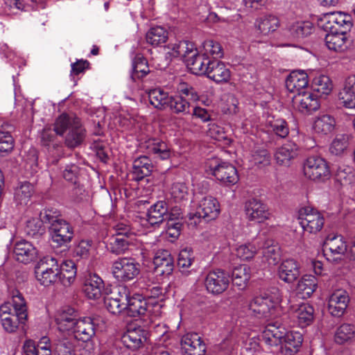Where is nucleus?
<instances>
[{
	"instance_id": "55",
	"label": "nucleus",
	"mask_w": 355,
	"mask_h": 355,
	"mask_svg": "<svg viewBox=\"0 0 355 355\" xmlns=\"http://www.w3.org/2000/svg\"><path fill=\"white\" fill-rule=\"evenodd\" d=\"M180 219V218L170 217L166 220V234L173 239H178L180 235L182 223L179 220Z\"/></svg>"
},
{
	"instance_id": "50",
	"label": "nucleus",
	"mask_w": 355,
	"mask_h": 355,
	"mask_svg": "<svg viewBox=\"0 0 355 355\" xmlns=\"http://www.w3.org/2000/svg\"><path fill=\"white\" fill-rule=\"evenodd\" d=\"M250 268L246 265H240L234 268L231 279L237 286H245L250 278Z\"/></svg>"
},
{
	"instance_id": "34",
	"label": "nucleus",
	"mask_w": 355,
	"mask_h": 355,
	"mask_svg": "<svg viewBox=\"0 0 355 355\" xmlns=\"http://www.w3.org/2000/svg\"><path fill=\"white\" fill-rule=\"evenodd\" d=\"M324 250H329L334 255H343L347 251V244L340 235L327 236L324 245Z\"/></svg>"
},
{
	"instance_id": "36",
	"label": "nucleus",
	"mask_w": 355,
	"mask_h": 355,
	"mask_svg": "<svg viewBox=\"0 0 355 355\" xmlns=\"http://www.w3.org/2000/svg\"><path fill=\"white\" fill-rule=\"evenodd\" d=\"M335 126V119L331 115L323 114L316 118L313 128L315 132L327 135L334 131Z\"/></svg>"
},
{
	"instance_id": "28",
	"label": "nucleus",
	"mask_w": 355,
	"mask_h": 355,
	"mask_svg": "<svg viewBox=\"0 0 355 355\" xmlns=\"http://www.w3.org/2000/svg\"><path fill=\"white\" fill-rule=\"evenodd\" d=\"M324 37L325 44L335 52H343L347 48V37L345 30L339 31H328Z\"/></svg>"
},
{
	"instance_id": "45",
	"label": "nucleus",
	"mask_w": 355,
	"mask_h": 355,
	"mask_svg": "<svg viewBox=\"0 0 355 355\" xmlns=\"http://www.w3.org/2000/svg\"><path fill=\"white\" fill-rule=\"evenodd\" d=\"M150 73L146 60L141 55L135 56L132 64V78L135 80L146 76Z\"/></svg>"
},
{
	"instance_id": "64",
	"label": "nucleus",
	"mask_w": 355,
	"mask_h": 355,
	"mask_svg": "<svg viewBox=\"0 0 355 355\" xmlns=\"http://www.w3.org/2000/svg\"><path fill=\"white\" fill-rule=\"evenodd\" d=\"M252 157L256 165L266 166H268L270 163V155L266 149L257 150L254 152Z\"/></svg>"
},
{
	"instance_id": "41",
	"label": "nucleus",
	"mask_w": 355,
	"mask_h": 355,
	"mask_svg": "<svg viewBox=\"0 0 355 355\" xmlns=\"http://www.w3.org/2000/svg\"><path fill=\"white\" fill-rule=\"evenodd\" d=\"M203 54L200 56L201 59L209 58V56L213 58V60H217L223 56V51L220 44L213 40H205L202 43Z\"/></svg>"
},
{
	"instance_id": "63",
	"label": "nucleus",
	"mask_w": 355,
	"mask_h": 355,
	"mask_svg": "<svg viewBox=\"0 0 355 355\" xmlns=\"http://www.w3.org/2000/svg\"><path fill=\"white\" fill-rule=\"evenodd\" d=\"M354 177L352 168L348 166H339L336 172V179L340 184L347 183Z\"/></svg>"
},
{
	"instance_id": "19",
	"label": "nucleus",
	"mask_w": 355,
	"mask_h": 355,
	"mask_svg": "<svg viewBox=\"0 0 355 355\" xmlns=\"http://www.w3.org/2000/svg\"><path fill=\"white\" fill-rule=\"evenodd\" d=\"M297 91L299 92L294 96L293 101L295 103L299 104L301 112H311L319 109L320 103L318 94L320 90H313L316 92V94L311 90Z\"/></svg>"
},
{
	"instance_id": "57",
	"label": "nucleus",
	"mask_w": 355,
	"mask_h": 355,
	"mask_svg": "<svg viewBox=\"0 0 355 355\" xmlns=\"http://www.w3.org/2000/svg\"><path fill=\"white\" fill-rule=\"evenodd\" d=\"M49 156V160L51 164H57L59 159L63 155V146L60 142H55L46 146Z\"/></svg>"
},
{
	"instance_id": "16",
	"label": "nucleus",
	"mask_w": 355,
	"mask_h": 355,
	"mask_svg": "<svg viewBox=\"0 0 355 355\" xmlns=\"http://www.w3.org/2000/svg\"><path fill=\"white\" fill-rule=\"evenodd\" d=\"M128 291L126 287H119L104 299L106 309L112 314L116 315L125 311L127 307Z\"/></svg>"
},
{
	"instance_id": "23",
	"label": "nucleus",
	"mask_w": 355,
	"mask_h": 355,
	"mask_svg": "<svg viewBox=\"0 0 355 355\" xmlns=\"http://www.w3.org/2000/svg\"><path fill=\"white\" fill-rule=\"evenodd\" d=\"M219 212V205L217 200L211 196H207L199 202L195 216L209 221L215 219Z\"/></svg>"
},
{
	"instance_id": "11",
	"label": "nucleus",
	"mask_w": 355,
	"mask_h": 355,
	"mask_svg": "<svg viewBox=\"0 0 355 355\" xmlns=\"http://www.w3.org/2000/svg\"><path fill=\"white\" fill-rule=\"evenodd\" d=\"M127 307L125 311L130 317H137L146 315H150L154 310V308H161L157 303L149 302L140 295H135L130 297L128 295Z\"/></svg>"
},
{
	"instance_id": "44",
	"label": "nucleus",
	"mask_w": 355,
	"mask_h": 355,
	"mask_svg": "<svg viewBox=\"0 0 355 355\" xmlns=\"http://www.w3.org/2000/svg\"><path fill=\"white\" fill-rule=\"evenodd\" d=\"M33 191V186L31 183L28 182L21 183L15 192L14 198L16 203L19 205H26L32 196Z\"/></svg>"
},
{
	"instance_id": "51",
	"label": "nucleus",
	"mask_w": 355,
	"mask_h": 355,
	"mask_svg": "<svg viewBox=\"0 0 355 355\" xmlns=\"http://www.w3.org/2000/svg\"><path fill=\"white\" fill-rule=\"evenodd\" d=\"M37 279L40 283L45 286H49L52 284L59 282V272L58 270H51L49 269L42 268L41 272H35Z\"/></svg>"
},
{
	"instance_id": "15",
	"label": "nucleus",
	"mask_w": 355,
	"mask_h": 355,
	"mask_svg": "<svg viewBox=\"0 0 355 355\" xmlns=\"http://www.w3.org/2000/svg\"><path fill=\"white\" fill-rule=\"evenodd\" d=\"M79 319L78 312L69 306L58 311L55 316L58 329L61 332L71 333Z\"/></svg>"
},
{
	"instance_id": "54",
	"label": "nucleus",
	"mask_w": 355,
	"mask_h": 355,
	"mask_svg": "<svg viewBox=\"0 0 355 355\" xmlns=\"http://www.w3.org/2000/svg\"><path fill=\"white\" fill-rule=\"evenodd\" d=\"M339 103L348 109H355V90H340Z\"/></svg>"
},
{
	"instance_id": "49",
	"label": "nucleus",
	"mask_w": 355,
	"mask_h": 355,
	"mask_svg": "<svg viewBox=\"0 0 355 355\" xmlns=\"http://www.w3.org/2000/svg\"><path fill=\"white\" fill-rule=\"evenodd\" d=\"M25 232L27 235L38 239L45 234L46 228L41 220L37 218H32L26 221Z\"/></svg>"
},
{
	"instance_id": "21",
	"label": "nucleus",
	"mask_w": 355,
	"mask_h": 355,
	"mask_svg": "<svg viewBox=\"0 0 355 355\" xmlns=\"http://www.w3.org/2000/svg\"><path fill=\"white\" fill-rule=\"evenodd\" d=\"M299 145L293 140H288L275 154V159L279 165L288 166L298 155Z\"/></svg>"
},
{
	"instance_id": "39",
	"label": "nucleus",
	"mask_w": 355,
	"mask_h": 355,
	"mask_svg": "<svg viewBox=\"0 0 355 355\" xmlns=\"http://www.w3.org/2000/svg\"><path fill=\"white\" fill-rule=\"evenodd\" d=\"M279 26V19L272 15L263 16L256 21V26L263 35H268L275 31Z\"/></svg>"
},
{
	"instance_id": "62",
	"label": "nucleus",
	"mask_w": 355,
	"mask_h": 355,
	"mask_svg": "<svg viewBox=\"0 0 355 355\" xmlns=\"http://www.w3.org/2000/svg\"><path fill=\"white\" fill-rule=\"evenodd\" d=\"M262 254L269 264L275 265L279 259V248L277 246L269 244L266 247L263 246Z\"/></svg>"
},
{
	"instance_id": "38",
	"label": "nucleus",
	"mask_w": 355,
	"mask_h": 355,
	"mask_svg": "<svg viewBox=\"0 0 355 355\" xmlns=\"http://www.w3.org/2000/svg\"><path fill=\"white\" fill-rule=\"evenodd\" d=\"M317 286V278L313 275H305L298 282L297 290L303 295V297H309L316 290Z\"/></svg>"
},
{
	"instance_id": "13",
	"label": "nucleus",
	"mask_w": 355,
	"mask_h": 355,
	"mask_svg": "<svg viewBox=\"0 0 355 355\" xmlns=\"http://www.w3.org/2000/svg\"><path fill=\"white\" fill-rule=\"evenodd\" d=\"M325 31H339L349 30L352 26L351 17L342 12H329L324 15L321 19Z\"/></svg>"
},
{
	"instance_id": "52",
	"label": "nucleus",
	"mask_w": 355,
	"mask_h": 355,
	"mask_svg": "<svg viewBox=\"0 0 355 355\" xmlns=\"http://www.w3.org/2000/svg\"><path fill=\"white\" fill-rule=\"evenodd\" d=\"M348 146V137L345 135H339L331 142L329 147V152L334 155L338 156L344 153Z\"/></svg>"
},
{
	"instance_id": "33",
	"label": "nucleus",
	"mask_w": 355,
	"mask_h": 355,
	"mask_svg": "<svg viewBox=\"0 0 355 355\" xmlns=\"http://www.w3.org/2000/svg\"><path fill=\"white\" fill-rule=\"evenodd\" d=\"M59 282L67 286H69L75 279L76 275V266L71 260L63 261L61 266H58Z\"/></svg>"
},
{
	"instance_id": "43",
	"label": "nucleus",
	"mask_w": 355,
	"mask_h": 355,
	"mask_svg": "<svg viewBox=\"0 0 355 355\" xmlns=\"http://www.w3.org/2000/svg\"><path fill=\"white\" fill-rule=\"evenodd\" d=\"M313 30V24L309 21H296L290 27L291 33L297 39L310 35Z\"/></svg>"
},
{
	"instance_id": "29",
	"label": "nucleus",
	"mask_w": 355,
	"mask_h": 355,
	"mask_svg": "<svg viewBox=\"0 0 355 355\" xmlns=\"http://www.w3.org/2000/svg\"><path fill=\"white\" fill-rule=\"evenodd\" d=\"M303 342L302 334L297 331H286L282 338V352L284 355H295Z\"/></svg>"
},
{
	"instance_id": "56",
	"label": "nucleus",
	"mask_w": 355,
	"mask_h": 355,
	"mask_svg": "<svg viewBox=\"0 0 355 355\" xmlns=\"http://www.w3.org/2000/svg\"><path fill=\"white\" fill-rule=\"evenodd\" d=\"M14 147V139L9 130L0 129V154L10 152Z\"/></svg>"
},
{
	"instance_id": "32",
	"label": "nucleus",
	"mask_w": 355,
	"mask_h": 355,
	"mask_svg": "<svg viewBox=\"0 0 355 355\" xmlns=\"http://www.w3.org/2000/svg\"><path fill=\"white\" fill-rule=\"evenodd\" d=\"M155 166L148 157L144 155L137 157L133 162V179L138 182L143 180L151 174Z\"/></svg>"
},
{
	"instance_id": "25",
	"label": "nucleus",
	"mask_w": 355,
	"mask_h": 355,
	"mask_svg": "<svg viewBox=\"0 0 355 355\" xmlns=\"http://www.w3.org/2000/svg\"><path fill=\"white\" fill-rule=\"evenodd\" d=\"M349 302V296L345 291H337L329 297L328 310L329 313L336 317L342 316Z\"/></svg>"
},
{
	"instance_id": "60",
	"label": "nucleus",
	"mask_w": 355,
	"mask_h": 355,
	"mask_svg": "<svg viewBox=\"0 0 355 355\" xmlns=\"http://www.w3.org/2000/svg\"><path fill=\"white\" fill-rule=\"evenodd\" d=\"M270 127L272 132L281 138H285L289 133L287 123L283 119H277L270 122Z\"/></svg>"
},
{
	"instance_id": "22",
	"label": "nucleus",
	"mask_w": 355,
	"mask_h": 355,
	"mask_svg": "<svg viewBox=\"0 0 355 355\" xmlns=\"http://www.w3.org/2000/svg\"><path fill=\"white\" fill-rule=\"evenodd\" d=\"M148 332L141 327L128 328L123 335L121 340L124 346L131 350H137L140 348L147 339Z\"/></svg>"
},
{
	"instance_id": "5",
	"label": "nucleus",
	"mask_w": 355,
	"mask_h": 355,
	"mask_svg": "<svg viewBox=\"0 0 355 355\" xmlns=\"http://www.w3.org/2000/svg\"><path fill=\"white\" fill-rule=\"evenodd\" d=\"M306 177L317 182H324L331 177V171L326 160L318 156L309 157L304 164Z\"/></svg>"
},
{
	"instance_id": "3",
	"label": "nucleus",
	"mask_w": 355,
	"mask_h": 355,
	"mask_svg": "<svg viewBox=\"0 0 355 355\" xmlns=\"http://www.w3.org/2000/svg\"><path fill=\"white\" fill-rule=\"evenodd\" d=\"M140 264L132 257H121L112 266V273L121 282H128L136 279L140 274Z\"/></svg>"
},
{
	"instance_id": "12",
	"label": "nucleus",
	"mask_w": 355,
	"mask_h": 355,
	"mask_svg": "<svg viewBox=\"0 0 355 355\" xmlns=\"http://www.w3.org/2000/svg\"><path fill=\"white\" fill-rule=\"evenodd\" d=\"M49 229L52 241L56 244V247L66 246L73 237L72 226L64 219L61 218L51 224Z\"/></svg>"
},
{
	"instance_id": "1",
	"label": "nucleus",
	"mask_w": 355,
	"mask_h": 355,
	"mask_svg": "<svg viewBox=\"0 0 355 355\" xmlns=\"http://www.w3.org/2000/svg\"><path fill=\"white\" fill-rule=\"evenodd\" d=\"M55 130L58 135L67 132L64 144L70 148L80 146L85 139L86 130L80 118L73 114L62 113L55 121Z\"/></svg>"
},
{
	"instance_id": "46",
	"label": "nucleus",
	"mask_w": 355,
	"mask_h": 355,
	"mask_svg": "<svg viewBox=\"0 0 355 355\" xmlns=\"http://www.w3.org/2000/svg\"><path fill=\"white\" fill-rule=\"evenodd\" d=\"M148 94L150 104L159 110L165 109L171 98L164 90H148Z\"/></svg>"
},
{
	"instance_id": "10",
	"label": "nucleus",
	"mask_w": 355,
	"mask_h": 355,
	"mask_svg": "<svg viewBox=\"0 0 355 355\" xmlns=\"http://www.w3.org/2000/svg\"><path fill=\"white\" fill-rule=\"evenodd\" d=\"M231 277L230 274L221 269L209 271L204 283L207 291L213 295H219L229 287Z\"/></svg>"
},
{
	"instance_id": "8",
	"label": "nucleus",
	"mask_w": 355,
	"mask_h": 355,
	"mask_svg": "<svg viewBox=\"0 0 355 355\" xmlns=\"http://www.w3.org/2000/svg\"><path fill=\"white\" fill-rule=\"evenodd\" d=\"M298 220L304 231L313 234L320 232L324 223L322 214L310 207H303L300 210Z\"/></svg>"
},
{
	"instance_id": "20",
	"label": "nucleus",
	"mask_w": 355,
	"mask_h": 355,
	"mask_svg": "<svg viewBox=\"0 0 355 355\" xmlns=\"http://www.w3.org/2000/svg\"><path fill=\"white\" fill-rule=\"evenodd\" d=\"M154 271L157 275L168 276L174 268V259L166 250H158L153 258Z\"/></svg>"
},
{
	"instance_id": "40",
	"label": "nucleus",
	"mask_w": 355,
	"mask_h": 355,
	"mask_svg": "<svg viewBox=\"0 0 355 355\" xmlns=\"http://www.w3.org/2000/svg\"><path fill=\"white\" fill-rule=\"evenodd\" d=\"M295 317L301 327H305L311 324L314 318V309L309 304H302L296 309Z\"/></svg>"
},
{
	"instance_id": "48",
	"label": "nucleus",
	"mask_w": 355,
	"mask_h": 355,
	"mask_svg": "<svg viewBox=\"0 0 355 355\" xmlns=\"http://www.w3.org/2000/svg\"><path fill=\"white\" fill-rule=\"evenodd\" d=\"M355 338V326L350 324H343L336 330L335 341L340 344H344Z\"/></svg>"
},
{
	"instance_id": "35",
	"label": "nucleus",
	"mask_w": 355,
	"mask_h": 355,
	"mask_svg": "<svg viewBox=\"0 0 355 355\" xmlns=\"http://www.w3.org/2000/svg\"><path fill=\"white\" fill-rule=\"evenodd\" d=\"M308 84V75L303 70L293 71L286 79V89H306Z\"/></svg>"
},
{
	"instance_id": "27",
	"label": "nucleus",
	"mask_w": 355,
	"mask_h": 355,
	"mask_svg": "<svg viewBox=\"0 0 355 355\" xmlns=\"http://www.w3.org/2000/svg\"><path fill=\"white\" fill-rule=\"evenodd\" d=\"M245 211L250 220L261 223L268 218L266 207L259 200L252 198L248 200L245 204Z\"/></svg>"
},
{
	"instance_id": "47",
	"label": "nucleus",
	"mask_w": 355,
	"mask_h": 355,
	"mask_svg": "<svg viewBox=\"0 0 355 355\" xmlns=\"http://www.w3.org/2000/svg\"><path fill=\"white\" fill-rule=\"evenodd\" d=\"M53 353V355H76L74 345L67 338L55 340Z\"/></svg>"
},
{
	"instance_id": "18",
	"label": "nucleus",
	"mask_w": 355,
	"mask_h": 355,
	"mask_svg": "<svg viewBox=\"0 0 355 355\" xmlns=\"http://www.w3.org/2000/svg\"><path fill=\"white\" fill-rule=\"evenodd\" d=\"M181 349L184 355H204L206 347L196 333H189L181 339Z\"/></svg>"
},
{
	"instance_id": "61",
	"label": "nucleus",
	"mask_w": 355,
	"mask_h": 355,
	"mask_svg": "<svg viewBox=\"0 0 355 355\" xmlns=\"http://www.w3.org/2000/svg\"><path fill=\"white\" fill-rule=\"evenodd\" d=\"M193 260V252L191 249L182 250L178 255V266L182 268H188L192 264Z\"/></svg>"
},
{
	"instance_id": "59",
	"label": "nucleus",
	"mask_w": 355,
	"mask_h": 355,
	"mask_svg": "<svg viewBox=\"0 0 355 355\" xmlns=\"http://www.w3.org/2000/svg\"><path fill=\"white\" fill-rule=\"evenodd\" d=\"M40 220L42 221V224L49 223L50 225L59 221L61 218H60V212L53 209H44L40 213Z\"/></svg>"
},
{
	"instance_id": "30",
	"label": "nucleus",
	"mask_w": 355,
	"mask_h": 355,
	"mask_svg": "<svg viewBox=\"0 0 355 355\" xmlns=\"http://www.w3.org/2000/svg\"><path fill=\"white\" fill-rule=\"evenodd\" d=\"M278 275L282 280L286 283L294 282L300 275L297 262L292 259L284 261L279 266Z\"/></svg>"
},
{
	"instance_id": "17",
	"label": "nucleus",
	"mask_w": 355,
	"mask_h": 355,
	"mask_svg": "<svg viewBox=\"0 0 355 355\" xmlns=\"http://www.w3.org/2000/svg\"><path fill=\"white\" fill-rule=\"evenodd\" d=\"M209 167L213 175L226 185L235 184L239 181L237 171L231 164L222 162L215 166L211 164Z\"/></svg>"
},
{
	"instance_id": "2",
	"label": "nucleus",
	"mask_w": 355,
	"mask_h": 355,
	"mask_svg": "<svg viewBox=\"0 0 355 355\" xmlns=\"http://www.w3.org/2000/svg\"><path fill=\"white\" fill-rule=\"evenodd\" d=\"M12 306L13 313L1 318L3 327L10 333L15 332L19 324H24L28 318L25 300L18 291L13 293Z\"/></svg>"
},
{
	"instance_id": "58",
	"label": "nucleus",
	"mask_w": 355,
	"mask_h": 355,
	"mask_svg": "<svg viewBox=\"0 0 355 355\" xmlns=\"http://www.w3.org/2000/svg\"><path fill=\"white\" fill-rule=\"evenodd\" d=\"M166 107H170L171 109L174 110L176 113L186 112H187V110L189 107V104L180 96H171Z\"/></svg>"
},
{
	"instance_id": "9",
	"label": "nucleus",
	"mask_w": 355,
	"mask_h": 355,
	"mask_svg": "<svg viewBox=\"0 0 355 355\" xmlns=\"http://www.w3.org/2000/svg\"><path fill=\"white\" fill-rule=\"evenodd\" d=\"M280 300L265 294L255 297L249 304L250 309L258 318H270L275 315Z\"/></svg>"
},
{
	"instance_id": "4",
	"label": "nucleus",
	"mask_w": 355,
	"mask_h": 355,
	"mask_svg": "<svg viewBox=\"0 0 355 355\" xmlns=\"http://www.w3.org/2000/svg\"><path fill=\"white\" fill-rule=\"evenodd\" d=\"M198 73L207 75V77L218 83H227L230 79V71L225 65L218 60L200 58Z\"/></svg>"
},
{
	"instance_id": "24",
	"label": "nucleus",
	"mask_w": 355,
	"mask_h": 355,
	"mask_svg": "<svg viewBox=\"0 0 355 355\" xmlns=\"http://www.w3.org/2000/svg\"><path fill=\"white\" fill-rule=\"evenodd\" d=\"M286 331V329L279 322H270L262 333V340L270 346H277L282 343Z\"/></svg>"
},
{
	"instance_id": "53",
	"label": "nucleus",
	"mask_w": 355,
	"mask_h": 355,
	"mask_svg": "<svg viewBox=\"0 0 355 355\" xmlns=\"http://www.w3.org/2000/svg\"><path fill=\"white\" fill-rule=\"evenodd\" d=\"M28 6L23 0H5L2 13L5 15L15 14L19 10H26Z\"/></svg>"
},
{
	"instance_id": "7",
	"label": "nucleus",
	"mask_w": 355,
	"mask_h": 355,
	"mask_svg": "<svg viewBox=\"0 0 355 355\" xmlns=\"http://www.w3.org/2000/svg\"><path fill=\"white\" fill-rule=\"evenodd\" d=\"M171 55L182 57L191 71L198 73L200 57H198V49L193 42L182 41L174 44Z\"/></svg>"
},
{
	"instance_id": "14",
	"label": "nucleus",
	"mask_w": 355,
	"mask_h": 355,
	"mask_svg": "<svg viewBox=\"0 0 355 355\" xmlns=\"http://www.w3.org/2000/svg\"><path fill=\"white\" fill-rule=\"evenodd\" d=\"M98 321L99 320L96 318H80L71 334L78 340L89 342L96 334Z\"/></svg>"
},
{
	"instance_id": "37",
	"label": "nucleus",
	"mask_w": 355,
	"mask_h": 355,
	"mask_svg": "<svg viewBox=\"0 0 355 355\" xmlns=\"http://www.w3.org/2000/svg\"><path fill=\"white\" fill-rule=\"evenodd\" d=\"M135 239L124 236L112 235L110 239L109 250L115 254H121L128 250L129 246L134 245Z\"/></svg>"
},
{
	"instance_id": "26",
	"label": "nucleus",
	"mask_w": 355,
	"mask_h": 355,
	"mask_svg": "<svg viewBox=\"0 0 355 355\" xmlns=\"http://www.w3.org/2000/svg\"><path fill=\"white\" fill-rule=\"evenodd\" d=\"M13 253L17 261L27 264L33 261L37 255V251L33 244L25 240H21L15 244Z\"/></svg>"
},
{
	"instance_id": "42",
	"label": "nucleus",
	"mask_w": 355,
	"mask_h": 355,
	"mask_svg": "<svg viewBox=\"0 0 355 355\" xmlns=\"http://www.w3.org/2000/svg\"><path fill=\"white\" fill-rule=\"evenodd\" d=\"M146 41L154 46L164 44L168 39V32L162 26L151 28L146 33Z\"/></svg>"
},
{
	"instance_id": "6",
	"label": "nucleus",
	"mask_w": 355,
	"mask_h": 355,
	"mask_svg": "<svg viewBox=\"0 0 355 355\" xmlns=\"http://www.w3.org/2000/svg\"><path fill=\"white\" fill-rule=\"evenodd\" d=\"M170 217L181 218L182 211L180 208L175 207L169 210L168 203L164 200L157 201L153 205L146 214L148 223L153 225H159Z\"/></svg>"
},
{
	"instance_id": "31",
	"label": "nucleus",
	"mask_w": 355,
	"mask_h": 355,
	"mask_svg": "<svg viewBox=\"0 0 355 355\" xmlns=\"http://www.w3.org/2000/svg\"><path fill=\"white\" fill-rule=\"evenodd\" d=\"M104 283L102 279L96 274H89L85 280L83 292L89 299H98L102 294Z\"/></svg>"
}]
</instances>
